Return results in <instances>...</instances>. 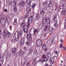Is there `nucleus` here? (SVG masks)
<instances>
[{
  "instance_id": "obj_1",
  "label": "nucleus",
  "mask_w": 66,
  "mask_h": 66,
  "mask_svg": "<svg viewBox=\"0 0 66 66\" xmlns=\"http://www.w3.org/2000/svg\"><path fill=\"white\" fill-rule=\"evenodd\" d=\"M3 37L4 38H6V37L8 38H10L11 37V34L10 32L7 31L6 29H5L4 30V33H3Z\"/></svg>"
},
{
  "instance_id": "obj_2",
  "label": "nucleus",
  "mask_w": 66,
  "mask_h": 66,
  "mask_svg": "<svg viewBox=\"0 0 66 66\" xmlns=\"http://www.w3.org/2000/svg\"><path fill=\"white\" fill-rule=\"evenodd\" d=\"M30 27V25L27 24V26H25L23 28V31L24 32L27 33L28 31V28Z\"/></svg>"
},
{
  "instance_id": "obj_3",
  "label": "nucleus",
  "mask_w": 66,
  "mask_h": 66,
  "mask_svg": "<svg viewBox=\"0 0 66 66\" xmlns=\"http://www.w3.org/2000/svg\"><path fill=\"white\" fill-rule=\"evenodd\" d=\"M34 16H30V17L29 18L27 22V24L30 25V23H32V21L33 20Z\"/></svg>"
},
{
  "instance_id": "obj_4",
  "label": "nucleus",
  "mask_w": 66,
  "mask_h": 66,
  "mask_svg": "<svg viewBox=\"0 0 66 66\" xmlns=\"http://www.w3.org/2000/svg\"><path fill=\"white\" fill-rule=\"evenodd\" d=\"M37 41L36 43V44H37V46L38 47L40 46L42 44V40L40 39H39L37 40Z\"/></svg>"
},
{
  "instance_id": "obj_5",
  "label": "nucleus",
  "mask_w": 66,
  "mask_h": 66,
  "mask_svg": "<svg viewBox=\"0 0 66 66\" xmlns=\"http://www.w3.org/2000/svg\"><path fill=\"white\" fill-rule=\"evenodd\" d=\"M58 17V14H55V16L53 17V19L52 20V22H54L55 21H56V19Z\"/></svg>"
},
{
  "instance_id": "obj_6",
  "label": "nucleus",
  "mask_w": 66,
  "mask_h": 66,
  "mask_svg": "<svg viewBox=\"0 0 66 66\" xmlns=\"http://www.w3.org/2000/svg\"><path fill=\"white\" fill-rule=\"evenodd\" d=\"M46 22H50V20L48 19H47V16H45L44 17V19L43 20V23H45Z\"/></svg>"
},
{
  "instance_id": "obj_7",
  "label": "nucleus",
  "mask_w": 66,
  "mask_h": 66,
  "mask_svg": "<svg viewBox=\"0 0 66 66\" xmlns=\"http://www.w3.org/2000/svg\"><path fill=\"white\" fill-rule=\"evenodd\" d=\"M6 22L8 23H10L11 19L9 14H7V15L6 16Z\"/></svg>"
},
{
  "instance_id": "obj_8",
  "label": "nucleus",
  "mask_w": 66,
  "mask_h": 66,
  "mask_svg": "<svg viewBox=\"0 0 66 66\" xmlns=\"http://www.w3.org/2000/svg\"><path fill=\"white\" fill-rule=\"evenodd\" d=\"M24 38H23L21 39V42H20V43H19V45H20V46H22L23 45H24Z\"/></svg>"
},
{
  "instance_id": "obj_9",
  "label": "nucleus",
  "mask_w": 66,
  "mask_h": 66,
  "mask_svg": "<svg viewBox=\"0 0 66 66\" xmlns=\"http://www.w3.org/2000/svg\"><path fill=\"white\" fill-rule=\"evenodd\" d=\"M38 29H34V32H32L31 31H30V33H31V34L32 35H34V37L35 36V35L36 34V32H37V33L38 32Z\"/></svg>"
},
{
  "instance_id": "obj_10",
  "label": "nucleus",
  "mask_w": 66,
  "mask_h": 66,
  "mask_svg": "<svg viewBox=\"0 0 66 66\" xmlns=\"http://www.w3.org/2000/svg\"><path fill=\"white\" fill-rule=\"evenodd\" d=\"M42 50H44V51H46L47 50V49L46 48V45L44 44H42Z\"/></svg>"
},
{
  "instance_id": "obj_11",
  "label": "nucleus",
  "mask_w": 66,
  "mask_h": 66,
  "mask_svg": "<svg viewBox=\"0 0 66 66\" xmlns=\"http://www.w3.org/2000/svg\"><path fill=\"white\" fill-rule=\"evenodd\" d=\"M18 53L19 54L20 56L21 57L23 56H24V53L23 51H19L18 52Z\"/></svg>"
},
{
  "instance_id": "obj_12",
  "label": "nucleus",
  "mask_w": 66,
  "mask_h": 66,
  "mask_svg": "<svg viewBox=\"0 0 66 66\" xmlns=\"http://www.w3.org/2000/svg\"><path fill=\"white\" fill-rule=\"evenodd\" d=\"M26 11L29 13H31V9L30 8L27 6L26 9Z\"/></svg>"
},
{
  "instance_id": "obj_13",
  "label": "nucleus",
  "mask_w": 66,
  "mask_h": 66,
  "mask_svg": "<svg viewBox=\"0 0 66 66\" xmlns=\"http://www.w3.org/2000/svg\"><path fill=\"white\" fill-rule=\"evenodd\" d=\"M25 2L23 1V0H22L21 1V2H20V5H21V7H23V6L25 4Z\"/></svg>"
},
{
  "instance_id": "obj_14",
  "label": "nucleus",
  "mask_w": 66,
  "mask_h": 66,
  "mask_svg": "<svg viewBox=\"0 0 66 66\" xmlns=\"http://www.w3.org/2000/svg\"><path fill=\"white\" fill-rule=\"evenodd\" d=\"M34 49L32 47H31L30 48L29 50V55L32 54V53L33 52Z\"/></svg>"
},
{
  "instance_id": "obj_15",
  "label": "nucleus",
  "mask_w": 66,
  "mask_h": 66,
  "mask_svg": "<svg viewBox=\"0 0 66 66\" xmlns=\"http://www.w3.org/2000/svg\"><path fill=\"white\" fill-rule=\"evenodd\" d=\"M61 14L62 15L66 14V9L64 8L62 10V12H61Z\"/></svg>"
},
{
  "instance_id": "obj_16",
  "label": "nucleus",
  "mask_w": 66,
  "mask_h": 66,
  "mask_svg": "<svg viewBox=\"0 0 66 66\" xmlns=\"http://www.w3.org/2000/svg\"><path fill=\"white\" fill-rule=\"evenodd\" d=\"M17 34H18V35H17V38H16L15 40L16 41L18 42L19 41V39H20L21 37V36H19V34H18V32H17Z\"/></svg>"
},
{
  "instance_id": "obj_17",
  "label": "nucleus",
  "mask_w": 66,
  "mask_h": 66,
  "mask_svg": "<svg viewBox=\"0 0 66 66\" xmlns=\"http://www.w3.org/2000/svg\"><path fill=\"white\" fill-rule=\"evenodd\" d=\"M26 22H25L24 20H23L21 24V26L22 27H24L25 25Z\"/></svg>"
},
{
  "instance_id": "obj_18",
  "label": "nucleus",
  "mask_w": 66,
  "mask_h": 66,
  "mask_svg": "<svg viewBox=\"0 0 66 66\" xmlns=\"http://www.w3.org/2000/svg\"><path fill=\"white\" fill-rule=\"evenodd\" d=\"M31 34H27V38H28V39H29V40H31L32 39L31 37Z\"/></svg>"
},
{
  "instance_id": "obj_19",
  "label": "nucleus",
  "mask_w": 66,
  "mask_h": 66,
  "mask_svg": "<svg viewBox=\"0 0 66 66\" xmlns=\"http://www.w3.org/2000/svg\"><path fill=\"white\" fill-rule=\"evenodd\" d=\"M40 15H44L45 13V12L44 10H42L40 12Z\"/></svg>"
},
{
  "instance_id": "obj_20",
  "label": "nucleus",
  "mask_w": 66,
  "mask_h": 66,
  "mask_svg": "<svg viewBox=\"0 0 66 66\" xmlns=\"http://www.w3.org/2000/svg\"><path fill=\"white\" fill-rule=\"evenodd\" d=\"M48 30L50 31H51V32H53V28L52 27H49L48 28Z\"/></svg>"
},
{
  "instance_id": "obj_21",
  "label": "nucleus",
  "mask_w": 66,
  "mask_h": 66,
  "mask_svg": "<svg viewBox=\"0 0 66 66\" xmlns=\"http://www.w3.org/2000/svg\"><path fill=\"white\" fill-rule=\"evenodd\" d=\"M32 1L30 0H27L26 1V3L27 4H31Z\"/></svg>"
},
{
  "instance_id": "obj_22",
  "label": "nucleus",
  "mask_w": 66,
  "mask_h": 66,
  "mask_svg": "<svg viewBox=\"0 0 66 66\" xmlns=\"http://www.w3.org/2000/svg\"><path fill=\"white\" fill-rule=\"evenodd\" d=\"M13 24L14 25H15L17 24V18H14V20Z\"/></svg>"
},
{
  "instance_id": "obj_23",
  "label": "nucleus",
  "mask_w": 66,
  "mask_h": 66,
  "mask_svg": "<svg viewBox=\"0 0 66 66\" xmlns=\"http://www.w3.org/2000/svg\"><path fill=\"white\" fill-rule=\"evenodd\" d=\"M6 17V15L5 14H2L1 15V16H0V18H3L5 19Z\"/></svg>"
},
{
  "instance_id": "obj_24",
  "label": "nucleus",
  "mask_w": 66,
  "mask_h": 66,
  "mask_svg": "<svg viewBox=\"0 0 66 66\" xmlns=\"http://www.w3.org/2000/svg\"><path fill=\"white\" fill-rule=\"evenodd\" d=\"M48 58L47 57L44 58V59H44L42 60V62H46V61H47L48 59Z\"/></svg>"
},
{
  "instance_id": "obj_25",
  "label": "nucleus",
  "mask_w": 66,
  "mask_h": 66,
  "mask_svg": "<svg viewBox=\"0 0 66 66\" xmlns=\"http://www.w3.org/2000/svg\"><path fill=\"white\" fill-rule=\"evenodd\" d=\"M16 2H12V5L13 6H16Z\"/></svg>"
},
{
  "instance_id": "obj_26",
  "label": "nucleus",
  "mask_w": 66,
  "mask_h": 66,
  "mask_svg": "<svg viewBox=\"0 0 66 66\" xmlns=\"http://www.w3.org/2000/svg\"><path fill=\"white\" fill-rule=\"evenodd\" d=\"M26 62V60H23L21 61V64L22 65H24Z\"/></svg>"
},
{
  "instance_id": "obj_27",
  "label": "nucleus",
  "mask_w": 66,
  "mask_h": 66,
  "mask_svg": "<svg viewBox=\"0 0 66 66\" xmlns=\"http://www.w3.org/2000/svg\"><path fill=\"white\" fill-rule=\"evenodd\" d=\"M31 43V41L29 40V41L27 42H26L25 43V44L26 45L28 46H29V45Z\"/></svg>"
},
{
  "instance_id": "obj_28",
  "label": "nucleus",
  "mask_w": 66,
  "mask_h": 66,
  "mask_svg": "<svg viewBox=\"0 0 66 66\" xmlns=\"http://www.w3.org/2000/svg\"><path fill=\"white\" fill-rule=\"evenodd\" d=\"M4 62V60H0V66L2 65L3 63V62Z\"/></svg>"
},
{
  "instance_id": "obj_29",
  "label": "nucleus",
  "mask_w": 66,
  "mask_h": 66,
  "mask_svg": "<svg viewBox=\"0 0 66 66\" xmlns=\"http://www.w3.org/2000/svg\"><path fill=\"white\" fill-rule=\"evenodd\" d=\"M43 5L45 7H47V4L45 2H44L43 3Z\"/></svg>"
},
{
  "instance_id": "obj_30",
  "label": "nucleus",
  "mask_w": 66,
  "mask_h": 66,
  "mask_svg": "<svg viewBox=\"0 0 66 66\" xmlns=\"http://www.w3.org/2000/svg\"><path fill=\"white\" fill-rule=\"evenodd\" d=\"M23 34L22 31L21 30L19 32V36H22V35Z\"/></svg>"
},
{
  "instance_id": "obj_31",
  "label": "nucleus",
  "mask_w": 66,
  "mask_h": 66,
  "mask_svg": "<svg viewBox=\"0 0 66 66\" xmlns=\"http://www.w3.org/2000/svg\"><path fill=\"white\" fill-rule=\"evenodd\" d=\"M55 9H54V10H55L56 11H58V7L57 6V5H56V4H55Z\"/></svg>"
},
{
  "instance_id": "obj_32",
  "label": "nucleus",
  "mask_w": 66,
  "mask_h": 66,
  "mask_svg": "<svg viewBox=\"0 0 66 66\" xmlns=\"http://www.w3.org/2000/svg\"><path fill=\"white\" fill-rule=\"evenodd\" d=\"M46 57V55L44 54L43 55H42V56L41 57V59H44V58H47Z\"/></svg>"
},
{
  "instance_id": "obj_33",
  "label": "nucleus",
  "mask_w": 66,
  "mask_h": 66,
  "mask_svg": "<svg viewBox=\"0 0 66 66\" xmlns=\"http://www.w3.org/2000/svg\"><path fill=\"white\" fill-rule=\"evenodd\" d=\"M39 18V14L38 13L36 14V18L38 20Z\"/></svg>"
},
{
  "instance_id": "obj_34",
  "label": "nucleus",
  "mask_w": 66,
  "mask_h": 66,
  "mask_svg": "<svg viewBox=\"0 0 66 66\" xmlns=\"http://www.w3.org/2000/svg\"><path fill=\"white\" fill-rule=\"evenodd\" d=\"M64 6H60L59 7V10H60L61 9H63V8Z\"/></svg>"
},
{
  "instance_id": "obj_35",
  "label": "nucleus",
  "mask_w": 66,
  "mask_h": 66,
  "mask_svg": "<svg viewBox=\"0 0 66 66\" xmlns=\"http://www.w3.org/2000/svg\"><path fill=\"white\" fill-rule=\"evenodd\" d=\"M35 4H34L33 5H32V9L34 10V8L35 7Z\"/></svg>"
},
{
  "instance_id": "obj_36",
  "label": "nucleus",
  "mask_w": 66,
  "mask_h": 66,
  "mask_svg": "<svg viewBox=\"0 0 66 66\" xmlns=\"http://www.w3.org/2000/svg\"><path fill=\"white\" fill-rule=\"evenodd\" d=\"M29 13H27L25 15V18H27V17H28L29 16Z\"/></svg>"
},
{
  "instance_id": "obj_37",
  "label": "nucleus",
  "mask_w": 66,
  "mask_h": 66,
  "mask_svg": "<svg viewBox=\"0 0 66 66\" xmlns=\"http://www.w3.org/2000/svg\"><path fill=\"white\" fill-rule=\"evenodd\" d=\"M4 18H0V22H4L3 21H4Z\"/></svg>"
},
{
  "instance_id": "obj_38",
  "label": "nucleus",
  "mask_w": 66,
  "mask_h": 66,
  "mask_svg": "<svg viewBox=\"0 0 66 66\" xmlns=\"http://www.w3.org/2000/svg\"><path fill=\"white\" fill-rule=\"evenodd\" d=\"M36 59H35L33 61V63L34 64H36Z\"/></svg>"
},
{
  "instance_id": "obj_39",
  "label": "nucleus",
  "mask_w": 66,
  "mask_h": 66,
  "mask_svg": "<svg viewBox=\"0 0 66 66\" xmlns=\"http://www.w3.org/2000/svg\"><path fill=\"white\" fill-rule=\"evenodd\" d=\"M58 22H57V21H56L55 23V27H57L58 26Z\"/></svg>"
},
{
  "instance_id": "obj_40",
  "label": "nucleus",
  "mask_w": 66,
  "mask_h": 66,
  "mask_svg": "<svg viewBox=\"0 0 66 66\" xmlns=\"http://www.w3.org/2000/svg\"><path fill=\"white\" fill-rule=\"evenodd\" d=\"M51 56V54L49 53L47 55V58H49Z\"/></svg>"
},
{
  "instance_id": "obj_41",
  "label": "nucleus",
  "mask_w": 66,
  "mask_h": 66,
  "mask_svg": "<svg viewBox=\"0 0 66 66\" xmlns=\"http://www.w3.org/2000/svg\"><path fill=\"white\" fill-rule=\"evenodd\" d=\"M65 22L64 23V28H66V18L65 19Z\"/></svg>"
},
{
  "instance_id": "obj_42",
  "label": "nucleus",
  "mask_w": 66,
  "mask_h": 66,
  "mask_svg": "<svg viewBox=\"0 0 66 66\" xmlns=\"http://www.w3.org/2000/svg\"><path fill=\"white\" fill-rule=\"evenodd\" d=\"M12 52L13 53L15 54H16V51L12 50Z\"/></svg>"
},
{
  "instance_id": "obj_43",
  "label": "nucleus",
  "mask_w": 66,
  "mask_h": 66,
  "mask_svg": "<svg viewBox=\"0 0 66 66\" xmlns=\"http://www.w3.org/2000/svg\"><path fill=\"white\" fill-rule=\"evenodd\" d=\"M1 22V23H2V25L3 26H4L5 24V22Z\"/></svg>"
},
{
  "instance_id": "obj_44",
  "label": "nucleus",
  "mask_w": 66,
  "mask_h": 66,
  "mask_svg": "<svg viewBox=\"0 0 66 66\" xmlns=\"http://www.w3.org/2000/svg\"><path fill=\"white\" fill-rule=\"evenodd\" d=\"M17 50V49L16 48H14L12 49V51H16Z\"/></svg>"
},
{
  "instance_id": "obj_45",
  "label": "nucleus",
  "mask_w": 66,
  "mask_h": 66,
  "mask_svg": "<svg viewBox=\"0 0 66 66\" xmlns=\"http://www.w3.org/2000/svg\"><path fill=\"white\" fill-rule=\"evenodd\" d=\"M13 10L14 12H16L17 11L16 8V7H14V9Z\"/></svg>"
},
{
  "instance_id": "obj_46",
  "label": "nucleus",
  "mask_w": 66,
  "mask_h": 66,
  "mask_svg": "<svg viewBox=\"0 0 66 66\" xmlns=\"http://www.w3.org/2000/svg\"><path fill=\"white\" fill-rule=\"evenodd\" d=\"M47 10V7H45V8L44 9V8H42V10Z\"/></svg>"
},
{
  "instance_id": "obj_47",
  "label": "nucleus",
  "mask_w": 66,
  "mask_h": 66,
  "mask_svg": "<svg viewBox=\"0 0 66 66\" xmlns=\"http://www.w3.org/2000/svg\"><path fill=\"white\" fill-rule=\"evenodd\" d=\"M12 41L14 42H16V40L15 39H12Z\"/></svg>"
},
{
  "instance_id": "obj_48",
  "label": "nucleus",
  "mask_w": 66,
  "mask_h": 66,
  "mask_svg": "<svg viewBox=\"0 0 66 66\" xmlns=\"http://www.w3.org/2000/svg\"><path fill=\"white\" fill-rule=\"evenodd\" d=\"M52 5V4H49L48 6L49 7V8H50L51 7Z\"/></svg>"
},
{
  "instance_id": "obj_49",
  "label": "nucleus",
  "mask_w": 66,
  "mask_h": 66,
  "mask_svg": "<svg viewBox=\"0 0 66 66\" xmlns=\"http://www.w3.org/2000/svg\"><path fill=\"white\" fill-rule=\"evenodd\" d=\"M4 11L5 12H8V13H9V11H8V10H7L6 9H5V10H4Z\"/></svg>"
},
{
  "instance_id": "obj_50",
  "label": "nucleus",
  "mask_w": 66,
  "mask_h": 66,
  "mask_svg": "<svg viewBox=\"0 0 66 66\" xmlns=\"http://www.w3.org/2000/svg\"><path fill=\"white\" fill-rule=\"evenodd\" d=\"M51 61H52V62L53 63H54V59H52V60H51Z\"/></svg>"
},
{
  "instance_id": "obj_51",
  "label": "nucleus",
  "mask_w": 66,
  "mask_h": 66,
  "mask_svg": "<svg viewBox=\"0 0 66 66\" xmlns=\"http://www.w3.org/2000/svg\"><path fill=\"white\" fill-rule=\"evenodd\" d=\"M44 23H42V27H45V24Z\"/></svg>"
},
{
  "instance_id": "obj_52",
  "label": "nucleus",
  "mask_w": 66,
  "mask_h": 66,
  "mask_svg": "<svg viewBox=\"0 0 66 66\" xmlns=\"http://www.w3.org/2000/svg\"><path fill=\"white\" fill-rule=\"evenodd\" d=\"M65 5L66 4H65V3H63V4L61 5V6H63L64 7Z\"/></svg>"
},
{
  "instance_id": "obj_53",
  "label": "nucleus",
  "mask_w": 66,
  "mask_h": 66,
  "mask_svg": "<svg viewBox=\"0 0 66 66\" xmlns=\"http://www.w3.org/2000/svg\"><path fill=\"white\" fill-rule=\"evenodd\" d=\"M4 60L3 58L1 57V55H0V60Z\"/></svg>"
},
{
  "instance_id": "obj_54",
  "label": "nucleus",
  "mask_w": 66,
  "mask_h": 66,
  "mask_svg": "<svg viewBox=\"0 0 66 66\" xmlns=\"http://www.w3.org/2000/svg\"><path fill=\"white\" fill-rule=\"evenodd\" d=\"M47 29L48 28H44V31H46Z\"/></svg>"
},
{
  "instance_id": "obj_55",
  "label": "nucleus",
  "mask_w": 66,
  "mask_h": 66,
  "mask_svg": "<svg viewBox=\"0 0 66 66\" xmlns=\"http://www.w3.org/2000/svg\"><path fill=\"white\" fill-rule=\"evenodd\" d=\"M44 66H48V63H46L45 65H44Z\"/></svg>"
},
{
  "instance_id": "obj_56",
  "label": "nucleus",
  "mask_w": 66,
  "mask_h": 66,
  "mask_svg": "<svg viewBox=\"0 0 66 66\" xmlns=\"http://www.w3.org/2000/svg\"><path fill=\"white\" fill-rule=\"evenodd\" d=\"M48 25L47 24L46 25V26H45V27L44 28H47L48 29Z\"/></svg>"
},
{
  "instance_id": "obj_57",
  "label": "nucleus",
  "mask_w": 66,
  "mask_h": 66,
  "mask_svg": "<svg viewBox=\"0 0 66 66\" xmlns=\"http://www.w3.org/2000/svg\"><path fill=\"white\" fill-rule=\"evenodd\" d=\"M58 51H55V54H58Z\"/></svg>"
},
{
  "instance_id": "obj_58",
  "label": "nucleus",
  "mask_w": 66,
  "mask_h": 66,
  "mask_svg": "<svg viewBox=\"0 0 66 66\" xmlns=\"http://www.w3.org/2000/svg\"><path fill=\"white\" fill-rule=\"evenodd\" d=\"M63 2V0H60V4L62 3Z\"/></svg>"
},
{
  "instance_id": "obj_59",
  "label": "nucleus",
  "mask_w": 66,
  "mask_h": 66,
  "mask_svg": "<svg viewBox=\"0 0 66 66\" xmlns=\"http://www.w3.org/2000/svg\"><path fill=\"white\" fill-rule=\"evenodd\" d=\"M52 1L50 0V3L49 4H52Z\"/></svg>"
},
{
  "instance_id": "obj_60",
  "label": "nucleus",
  "mask_w": 66,
  "mask_h": 66,
  "mask_svg": "<svg viewBox=\"0 0 66 66\" xmlns=\"http://www.w3.org/2000/svg\"><path fill=\"white\" fill-rule=\"evenodd\" d=\"M62 44H61L60 45V48H62Z\"/></svg>"
},
{
  "instance_id": "obj_61",
  "label": "nucleus",
  "mask_w": 66,
  "mask_h": 66,
  "mask_svg": "<svg viewBox=\"0 0 66 66\" xmlns=\"http://www.w3.org/2000/svg\"><path fill=\"white\" fill-rule=\"evenodd\" d=\"M46 23L48 24H49L50 23V21H46Z\"/></svg>"
},
{
  "instance_id": "obj_62",
  "label": "nucleus",
  "mask_w": 66,
  "mask_h": 66,
  "mask_svg": "<svg viewBox=\"0 0 66 66\" xmlns=\"http://www.w3.org/2000/svg\"><path fill=\"white\" fill-rule=\"evenodd\" d=\"M10 29L11 30H12V26H11V25H10Z\"/></svg>"
},
{
  "instance_id": "obj_63",
  "label": "nucleus",
  "mask_w": 66,
  "mask_h": 66,
  "mask_svg": "<svg viewBox=\"0 0 66 66\" xmlns=\"http://www.w3.org/2000/svg\"><path fill=\"white\" fill-rule=\"evenodd\" d=\"M12 4V2L11 1L10 2V3H9V4H10V5L11 4Z\"/></svg>"
},
{
  "instance_id": "obj_64",
  "label": "nucleus",
  "mask_w": 66,
  "mask_h": 66,
  "mask_svg": "<svg viewBox=\"0 0 66 66\" xmlns=\"http://www.w3.org/2000/svg\"><path fill=\"white\" fill-rule=\"evenodd\" d=\"M26 47H27L26 46H24V50H26L27 49V48H26Z\"/></svg>"
}]
</instances>
